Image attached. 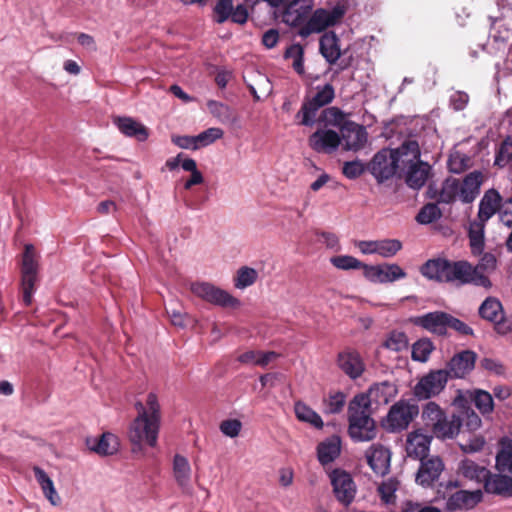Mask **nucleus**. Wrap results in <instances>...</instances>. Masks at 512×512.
Wrapping results in <instances>:
<instances>
[{"mask_svg":"<svg viewBox=\"0 0 512 512\" xmlns=\"http://www.w3.org/2000/svg\"><path fill=\"white\" fill-rule=\"evenodd\" d=\"M444 468V462L439 456L421 459L415 481L424 488H430L438 481Z\"/></svg>","mask_w":512,"mask_h":512,"instance_id":"nucleus-12","label":"nucleus"},{"mask_svg":"<svg viewBox=\"0 0 512 512\" xmlns=\"http://www.w3.org/2000/svg\"><path fill=\"white\" fill-rule=\"evenodd\" d=\"M364 277L373 283L394 282L406 277V272L395 263L382 265H368L364 267Z\"/></svg>","mask_w":512,"mask_h":512,"instance_id":"nucleus-14","label":"nucleus"},{"mask_svg":"<svg viewBox=\"0 0 512 512\" xmlns=\"http://www.w3.org/2000/svg\"><path fill=\"white\" fill-rule=\"evenodd\" d=\"M331 264L340 270L362 269L364 272L365 263L350 255L334 256L330 259Z\"/></svg>","mask_w":512,"mask_h":512,"instance_id":"nucleus-47","label":"nucleus"},{"mask_svg":"<svg viewBox=\"0 0 512 512\" xmlns=\"http://www.w3.org/2000/svg\"><path fill=\"white\" fill-rule=\"evenodd\" d=\"M418 414L419 407L416 403L399 400L390 407L382 425L389 432H401L409 427Z\"/></svg>","mask_w":512,"mask_h":512,"instance_id":"nucleus-3","label":"nucleus"},{"mask_svg":"<svg viewBox=\"0 0 512 512\" xmlns=\"http://www.w3.org/2000/svg\"><path fill=\"white\" fill-rule=\"evenodd\" d=\"M90 450L101 456L113 455L119 450L118 437L112 433H103L99 438L88 440Z\"/></svg>","mask_w":512,"mask_h":512,"instance_id":"nucleus-35","label":"nucleus"},{"mask_svg":"<svg viewBox=\"0 0 512 512\" xmlns=\"http://www.w3.org/2000/svg\"><path fill=\"white\" fill-rule=\"evenodd\" d=\"M233 4L232 0H218L214 12L216 15V22L223 23L225 22L232 13Z\"/></svg>","mask_w":512,"mask_h":512,"instance_id":"nucleus-64","label":"nucleus"},{"mask_svg":"<svg viewBox=\"0 0 512 512\" xmlns=\"http://www.w3.org/2000/svg\"><path fill=\"white\" fill-rule=\"evenodd\" d=\"M295 415L299 421L309 423L317 429L323 428V421L320 415L303 402H296L294 406Z\"/></svg>","mask_w":512,"mask_h":512,"instance_id":"nucleus-44","label":"nucleus"},{"mask_svg":"<svg viewBox=\"0 0 512 512\" xmlns=\"http://www.w3.org/2000/svg\"><path fill=\"white\" fill-rule=\"evenodd\" d=\"M342 148L345 151H359L368 140V133L362 125L355 122H348L340 130Z\"/></svg>","mask_w":512,"mask_h":512,"instance_id":"nucleus-16","label":"nucleus"},{"mask_svg":"<svg viewBox=\"0 0 512 512\" xmlns=\"http://www.w3.org/2000/svg\"><path fill=\"white\" fill-rule=\"evenodd\" d=\"M479 315L495 325V330L502 335L512 332V318L505 317L501 302L488 297L479 307Z\"/></svg>","mask_w":512,"mask_h":512,"instance_id":"nucleus-9","label":"nucleus"},{"mask_svg":"<svg viewBox=\"0 0 512 512\" xmlns=\"http://www.w3.org/2000/svg\"><path fill=\"white\" fill-rule=\"evenodd\" d=\"M191 291L197 297L213 305L237 307L240 304L239 300L230 293L207 282L193 283Z\"/></svg>","mask_w":512,"mask_h":512,"instance_id":"nucleus-8","label":"nucleus"},{"mask_svg":"<svg viewBox=\"0 0 512 512\" xmlns=\"http://www.w3.org/2000/svg\"><path fill=\"white\" fill-rule=\"evenodd\" d=\"M429 170L430 166L424 162L410 166V168L403 172L407 185L413 189L421 188L428 178Z\"/></svg>","mask_w":512,"mask_h":512,"instance_id":"nucleus-41","label":"nucleus"},{"mask_svg":"<svg viewBox=\"0 0 512 512\" xmlns=\"http://www.w3.org/2000/svg\"><path fill=\"white\" fill-rule=\"evenodd\" d=\"M223 135L224 132L221 128L211 127L196 135L195 139L200 148L214 143L216 140L221 139Z\"/></svg>","mask_w":512,"mask_h":512,"instance_id":"nucleus-58","label":"nucleus"},{"mask_svg":"<svg viewBox=\"0 0 512 512\" xmlns=\"http://www.w3.org/2000/svg\"><path fill=\"white\" fill-rule=\"evenodd\" d=\"M450 379L445 369L432 370L423 376L414 387V395L419 400H427L439 395Z\"/></svg>","mask_w":512,"mask_h":512,"instance_id":"nucleus-6","label":"nucleus"},{"mask_svg":"<svg viewBox=\"0 0 512 512\" xmlns=\"http://www.w3.org/2000/svg\"><path fill=\"white\" fill-rule=\"evenodd\" d=\"M448 283L456 285L475 284L482 287H490L487 276L478 274V270L467 261H451Z\"/></svg>","mask_w":512,"mask_h":512,"instance_id":"nucleus-7","label":"nucleus"},{"mask_svg":"<svg viewBox=\"0 0 512 512\" xmlns=\"http://www.w3.org/2000/svg\"><path fill=\"white\" fill-rule=\"evenodd\" d=\"M433 350V343L429 339H420L412 346V359L418 362H426Z\"/></svg>","mask_w":512,"mask_h":512,"instance_id":"nucleus-50","label":"nucleus"},{"mask_svg":"<svg viewBox=\"0 0 512 512\" xmlns=\"http://www.w3.org/2000/svg\"><path fill=\"white\" fill-rule=\"evenodd\" d=\"M303 55L304 50L300 44L291 45L285 52V58L293 59V68L299 74L304 72Z\"/></svg>","mask_w":512,"mask_h":512,"instance_id":"nucleus-59","label":"nucleus"},{"mask_svg":"<svg viewBox=\"0 0 512 512\" xmlns=\"http://www.w3.org/2000/svg\"><path fill=\"white\" fill-rule=\"evenodd\" d=\"M242 423L238 419H227L220 423V431L227 437L235 438L240 434Z\"/></svg>","mask_w":512,"mask_h":512,"instance_id":"nucleus-62","label":"nucleus"},{"mask_svg":"<svg viewBox=\"0 0 512 512\" xmlns=\"http://www.w3.org/2000/svg\"><path fill=\"white\" fill-rule=\"evenodd\" d=\"M461 427L462 421L458 414H452L450 417L446 414L444 420H441L432 433L440 440H450L459 435Z\"/></svg>","mask_w":512,"mask_h":512,"instance_id":"nucleus-33","label":"nucleus"},{"mask_svg":"<svg viewBox=\"0 0 512 512\" xmlns=\"http://www.w3.org/2000/svg\"><path fill=\"white\" fill-rule=\"evenodd\" d=\"M472 402V389L471 390H458L456 396L452 401V406L458 409L456 414H463L468 412V410H473L470 406Z\"/></svg>","mask_w":512,"mask_h":512,"instance_id":"nucleus-56","label":"nucleus"},{"mask_svg":"<svg viewBox=\"0 0 512 512\" xmlns=\"http://www.w3.org/2000/svg\"><path fill=\"white\" fill-rule=\"evenodd\" d=\"M384 346L395 352L403 351L408 347L407 336L403 332L393 331L386 339Z\"/></svg>","mask_w":512,"mask_h":512,"instance_id":"nucleus-57","label":"nucleus"},{"mask_svg":"<svg viewBox=\"0 0 512 512\" xmlns=\"http://www.w3.org/2000/svg\"><path fill=\"white\" fill-rule=\"evenodd\" d=\"M258 273L255 269L244 266L241 267L234 278V286L238 289H244L255 283Z\"/></svg>","mask_w":512,"mask_h":512,"instance_id":"nucleus-48","label":"nucleus"},{"mask_svg":"<svg viewBox=\"0 0 512 512\" xmlns=\"http://www.w3.org/2000/svg\"><path fill=\"white\" fill-rule=\"evenodd\" d=\"M331 485L333 487V493L336 499L344 506H349L356 495V485L350 475L342 469H334L330 475Z\"/></svg>","mask_w":512,"mask_h":512,"instance_id":"nucleus-10","label":"nucleus"},{"mask_svg":"<svg viewBox=\"0 0 512 512\" xmlns=\"http://www.w3.org/2000/svg\"><path fill=\"white\" fill-rule=\"evenodd\" d=\"M402 249V242L398 239L378 240V255L383 258L394 257Z\"/></svg>","mask_w":512,"mask_h":512,"instance_id":"nucleus-52","label":"nucleus"},{"mask_svg":"<svg viewBox=\"0 0 512 512\" xmlns=\"http://www.w3.org/2000/svg\"><path fill=\"white\" fill-rule=\"evenodd\" d=\"M324 120L331 126L338 127L340 130L342 127L346 125V123L351 122L347 119L348 114L344 113L338 107H329L323 111Z\"/></svg>","mask_w":512,"mask_h":512,"instance_id":"nucleus-49","label":"nucleus"},{"mask_svg":"<svg viewBox=\"0 0 512 512\" xmlns=\"http://www.w3.org/2000/svg\"><path fill=\"white\" fill-rule=\"evenodd\" d=\"M431 441L432 436L425 435L419 431L411 432L407 437V455L418 460L428 458Z\"/></svg>","mask_w":512,"mask_h":512,"instance_id":"nucleus-27","label":"nucleus"},{"mask_svg":"<svg viewBox=\"0 0 512 512\" xmlns=\"http://www.w3.org/2000/svg\"><path fill=\"white\" fill-rule=\"evenodd\" d=\"M309 146L318 153L332 154L341 144L339 133L330 129H319L309 137Z\"/></svg>","mask_w":512,"mask_h":512,"instance_id":"nucleus-18","label":"nucleus"},{"mask_svg":"<svg viewBox=\"0 0 512 512\" xmlns=\"http://www.w3.org/2000/svg\"><path fill=\"white\" fill-rule=\"evenodd\" d=\"M391 150L400 172H404L410 166L418 165V163L422 162L420 160V147L416 140L408 139L400 147Z\"/></svg>","mask_w":512,"mask_h":512,"instance_id":"nucleus-17","label":"nucleus"},{"mask_svg":"<svg viewBox=\"0 0 512 512\" xmlns=\"http://www.w3.org/2000/svg\"><path fill=\"white\" fill-rule=\"evenodd\" d=\"M33 472L45 498L52 506H59L61 504V497L56 491L52 479L39 466H34Z\"/></svg>","mask_w":512,"mask_h":512,"instance_id":"nucleus-37","label":"nucleus"},{"mask_svg":"<svg viewBox=\"0 0 512 512\" xmlns=\"http://www.w3.org/2000/svg\"><path fill=\"white\" fill-rule=\"evenodd\" d=\"M348 435L354 442H369L377 436L376 422L372 417L348 421Z\"/></svg>","mask_w":512,"mask_h":512,"instance_id":"nucleus-21","label":"nucleus"},{"mask_svg":"<svg viewBox=\"0 0 512 512\" xmlns=\"http://www.w3.org/2000/svg\"><path fill=\"white\" fill-rule=\"evenodd\" d=\"M501 449L496 455V468L500 472H505L512 465V440L508 437L500 439Z\"/></svg>","mask_w":512,"mask_h":512,"instance_id":"nucleus-46","label":"nucleus"},{"mask_svg":"<svg viewBox=\"0 0 512 512\" xmlns=\"http://www.w3.org/2000/svg\"><path fill=\"white\" fill-rule=\"evenodd\" d=\"M335 97V90L331 84H325L323 87H317L316 94L311 99H306L296 117L301 118L300 124L311 126L317 111L330 104Z\"/></svg>","mask_w":512,"mask_h":512,"instance_id":"nucleus-5","label":"nucleus"},{"mask_svg":"<svg viewBox=\"0 0 512 512\" xmlns=\"http://www.w3.org/2000/svg\"><path fill=\"white\" fill-rule=\"evenodd\" d=\"M472 402L484 417L494 411V400L491 393L483 389H472Z\"/></svg>","mask_w":512,"mask_h":512,"instance_id":"nucleus-42","label":"nucleus"},{"mask_svg":"<svg viewBox=\"0 0 512 512\" xmlns=\"http://www.w3.org/2000/svg\"><path fill=\"white\" fill-rule=\"evenodd\" d=\"M313 8V0H293L283 13V22L289 26H300L306 23Z\"/></svg>","mask_w":512,"mask_h":512,"instance_id":"nucleus-22","label":"nucleus"},{"mask_svg":"<svg viewBox=\"0 0 512 512\" xmlns=\"http://www.w3.org/2000/svg\"><path fill=\"white\" fill-rule=\"evenodd\" d=\"M446 412L434 401L427 402L421 412V418L426 428L431 432L444 420Z\"/></svg>","mask_w":512,"mask_h":512,"instance_id":"nucleus-40","label":"nucleus"},{"mask_svg":"<svg viewBox=\"0 0 512 512\" xmlns=\"http://www.w3.org/2000/svg\"><path fill=\"white\" fill-rule=\"evenodd\" d=\"M39 255L32 244H25L21 260V289L25 305L32 303L39 273Z\"/></svg>","mask_w":512,"mask_h":512,"instance_id":"nucleus-2","label":"nucleus"},{"mask_svg":"<svg viewBox=\"0 0 512 512\" xmlns=\"http://www.w3.org/2000/svg\"><path fill=\"white\" fill-rule=\"evenodd\" d=\"M482 497L483 493L480 489L474 491L458 490L449 495L445 509L448 512L472 509L482 501Z\"/></svg>","mask_w":512,"mask_h":512,"instance_id":"nucleus-20","label":"nucleus"},{"mask_svg":"<svg viewBox=\"0 0 512 512\" xmlns=\"http://www.w3.org/2000/svg\"><path fill=\"white\" fill-rule=\"evenodd\" d=\"M321 55L329 64H335L343 54L340 49V40L335 32H325L319 41Z\"/></svg>","mask_w":512,"mask_h":512,"instance_id":"nucleus-29","label":"nucleus"},{"mask_svg":"<svg viewBox=\"0 0 512 512\" xmlns=\"http://www.w3.org/2000/svg\"><path fill=\"white\" fill-rule=\"evenodd\" d=\"M372 403L370 396L365 393L356 394L349 402L347 409V419H360L372 417Z\"/></svg>","mask_w":512,"mask_h":512,"instance_id":"nucleus-32","label":"nucleus"},{"mask_svg":"<svg viewBox=\"0 0 512 512\" xmlns=\"http://www.w3.org/2000/svg\"><path fill=\"white\" fill-rule=\"evenodd\" d=\"M484 175L481 171H472L459 180L458 198L463 203H472L480 193Z\"/></svg>","mask_w":512,"mask_h":512,"instance_id":"nucleus-23","label":"nucleus"},{"mask_svg":"<svg viewBox=\"0 0 512 512\" xmlns=\"http://www.w3.org/2000/svg\"><path fill=\"white\" fill-rule=\"evenodd\" d=\"M486 444L485 437L480 434L470 435L465 441L458 443L460 450L463 453L471 454L481 451Z\"/></svg>","mask_w":512,"mask_h":512,"instance_id":"nucleus-53","label":"nucleus"},{"mask_svg":"<svg viewBox=\"0 0 512 512\" xmlns=\"http://www.w3.org/2000/svg\"><path fill=\"white\" fill-rule=\"evenodd\" d=\"M367 464L372 471L380 476L389 473L391 463V451L381 443H374L365 451Z\"/></svg>","mask_w":512,"mask_h":512,"instance_id":"nucleus-15","label":"nucleus"},{"mask_svg":"<svg viewBox=\"0 0 512 512\" xmlns=\"http://www.w3.org/2000/svg\"><path fill=\"white\" fill-rule=\"evenodd\" d=\"M135 409L137 416L128 429V438L134 454L142 452L144 445L150 447L157 445L161 423V408L155 393L150 392L147 395L145 404L137 401Z\"/></svg>","mask_w":512,"mask_h":512,"instance_id":"nucleus-1","label":"nucleus"},{"mask_svg":"<svg viewBox=\"0 0 512 512\" xmlns=\"http://www.w3.org/2000/svg\"><path fill=\"white\" fill-rule=\"evenodd\" d=\"M458 186L459 179L449 177L442 183L440 191L429 186L427 192L431 198H436L438 202L450 204L458 198Z\"/></svg>","mask_w":512,"mask_h":512,"instance_id":"nucleus-34","label":"nucleus"},{"mask_svg":"<svg viewBox=\"0 0 512 512\" xmlns=\"http://www.w3.org/2000/svg\"><path fill=\"white\" fill-rule=\"evenodd\" d=\"M458 417L462 421V426L470 432H474L482 426V420L474 409L468 410V412L463 414H458Z\"/></svg>","mask_w":512,"mask_h":512,"instance_id":"nucleus-61","label":"nucleus"},{"mask_svg":"<svg viewBox=\"0 0 512 512\" xmlns=\"http://www.w3.org/2000/svg\"><path fill=\"white\" fill-rule=\"evenodd\" d=\"M457 473L468 481L483 485L486 478L490 476V471L485 466L479 465L468 458L459 463Z\"/></svg>","mask_w":512,"mask_h":512,"instance_id":"nucleus-28","label":"nucleus"},{"mask_svg":"<svg viewBox=\"0 0 512 512\" xmlns=\"http://www.w3.org/2000/svg\"><path fill=\"white\" fill-rule=\"evenodd\" d=\"M341 453V438L332 435L317 446V457L322 465H327L336 460Z\"/></svg>","mask_w":512,"mask_h":512,"instance_id":"nucleus-31","label":"nucleus"},{"mask_svg":"<svg viewBox=\"0 0 512 512\" xmlns=\"http://www.w3.org/2000/svg\"><path fill=\"white\" fill-rule=\"evenodd\" d=\"M448 313L435 311L413 319V323L425 330L443 336L447 333Z\"/></svg>","mask_w":512,"mask_h":512,"instance_id":"nucleus-25","label":"nucleus"},{"mask_svg":"<svg viewBox=\"0 0 512 512\" xmlns=\"http://www.w3.org/2000/svg\"><path fill=\"white\" fill-rule=\"evenodd\" d=\"M337 367L349 378H359L364 370L365 364L360 354L352 349H345L338 353L336 359Z\"/></svg>","mask_w":512,"mask_h":512,"instance_id":"nucleus-19","label":"nucleus"},{"mask_svg":"<svg viewBox=\"0 0 512 512\" xmlns=\"http://www.w3.org/2000/svg\"><path fill=\"white\" fill-rule=\"evenodd\" d=\"M397 393L395 385L388 381L372 385L366 395L370 396V402L375 401L378 404H387Z\"/></svg>","mask_w":512,"mask_h":512,"instance_id":"nucleus-39","label":"nucleus"},{"mask_svg":"<svg viewBox=\"0 0 512 512\" xmlns=\"http://www.w3.org/2000/svg\"><path fill=\"white\" fill-rule=\"evenodd\" d=\"M484 489L487 493L512 495V478L504 475H492L486 478Z\"/></svg>","mask_w":512,"mask_h":512,"instance_id":"nucleus-38","label":"nucleus"},{"mask_svg":"<svg viewBox=\"0 0 512 512\" xmlns=\"http://www.w3.org/2000/svg\"><path fill=\"white\" fill-rule=\"evenodd\" d=\"M346 8L336 5L331 10L323 8L313 12L307 22L299 29L298 34L306 38L312 33H320L326 28L335 25L345 15Z\"/></svg>","mask_w":512,"mask_h":512,"instance_id":"nucleus-4","label":"nucleus"},{"mask_svg":"<svg viewBox=\"0 0 512 512\" xmlns=\"http://www.w3.org/2000/svg\"><path fill=\"white\" fill-rule=\"evenodd\" d=\"M485 225L486 223L476 219L470 222L468 234L471 251L474 255L480 254L483 251Z\"/></svg>","mask_w":512,"mask_h":512,"instance_id":"nucleus-43","label":"nucleus"},{"mask_svg":"<svg viewBox=\"0 0 512 512\" xmlns=\"http://www.w3.org/2000/svg\"><path fill=\"white\" fill-rule=\"evenodd\" d=\"M441 217V211L436 204L429 203L421 208L416 220L421 224H430Z\"/></svg>","mask_w":512,"mask_h":512,"instance_id":"nucleus-55","label":"nucleus"},{"mask_svg":"<svg viewBox=\"0 0 512 512\" xmlns=\"http://www.w3.org/2000/svg\"><path fill=\"white\" fill-rule=\"evenodd\" d=\"M398 170L391 149H382L377 152L370 164V172L379 183L392 178Z\"/></svg>","mask_w":512,"mask_h":512,"instance_id":"nucleus-11","label":"nucleus"},{"mask_svg":"<svg viewBox=\"0 0 512 512\" xmlns=\"http://www.w3.org/2000/svg\"><path fill=\"white\" fill-rule=\"evenodd\" d=\"M512 160V137H506L501 143L494 164L499 167L506 166Z\"/></svg>","mask_w":512,"mask_h":512,"instance_id":"nucleus-54","label":"nucleus"},{"mask_svg":"<svg viewBox=\"0 0 512 512\" xmlns=\"http://www.w3.org/2000/svg\"><path fill=\"white\" fill-rule=\"evenodd\" d=\"M469 161L470 159L465 155L455 152L450 156L448 166L451 172L458 174L468 167Z\"/></svg>","mask_w":512,"mask_h":512,"instance_id":"nucleus-63","label":"nucleus"},{"mask_svg":"<svg viewBox=\"0 0 512 512\" xmlns=\"http://www.w3.org/2000/svg\"><path fill=\"white\" fill-rule=\"evenodd\" d=\"M451 261L434 258L426 261L420 268L421 274L429 280L448 283Z\"/></svg>","mask_w":512,"mask_h":512,"instance_id":"nucleus-26","label":"nucleus"},{"mask_svg":"<svg viewBox=\"0 0 512 512\" xmlns=\"http://www.w3.org/2000/svg\"><path fill=\"white\" fill-rule=\"evenodd\" d=\"M503 198L499 191L491 188L484 192L478 206L476 220L487 223L495 214L499 215Z\"/></svg>","mask_w":512,"mask_h":512,"instance_id":"nucleus-24","label":"nucleus"},{"mask_svg":"<svg viewBox=\"0 0 512 512\" xmlns=\"http://www.w3.org/2000/svg\"><path fill=\"white\" fill-rule=\"evenodd\" d=\"M400 482L395 477L383 480L377 487V493L384 504H394L396 501V492L399 489Z\"/></svg>","mask_w":512,"mask_h":512,"instance_id":"nucleus-45","label":"nucleus"},{"mask_svg":"<svg viewBox=\"0 0 512 512\" xmlns=\"http://www.w3.org/2000/svg\"><path fill=\"white\" fill-rule=\"evenodd\" d=\"M208 107L211 113L222 123L229 122L233 118L230 107L223 103L210 101Z\"/></svg>","mask_w":512,"mask_h":512,"instance_id":"nucleus-60","label":"nucleus"},{"mask_svg":"<svg viewBox=\"0 0 512 512\" xmlns=\"http://www.w3.org/2000/svg\"><path fill=\"white\" fill-rule=\"evenodd\" d=\"M113 123L119 131L127 137H134L138 141H145L149 137L148 129L131 117H115Z\"/></svg>","mask_w":512,"mask_h":512,"instance_id":"nucleus-30","label":"nucleus"},{"mask_svg":"<svg viewBox=\"0 0 512 512\" xmlns=\"http://www.w3.org/2000/svg\"><path fill=\"white\" fill-rule=\"evenodd\" d=\"M173 477L183 490L190 488L192 469L188 459L180 454H176L172 463Z\"/></svg>","mask_w":512,"mask_h":512,"instance_id":"nucleus-36","label":"nucleus"},{"mask_svg":"<svg viewBox=\"0 0 512 512\" xmlns=\"http://www.w3.org/2000/svg\"><path fill=\"white\" fill-rule=\"evenodd\" d=\"M346 403V395L343 392L337 391L332 393L324 400V412L327 414L340 413Z\"/></svg>","mask_w":512,"mask_h":512,"instance_id":"nucleus-51","label":"nucleus"},{"mask_svg":"<svg viewBox=\"0 0 512 512\" xmlns=\"http://www.w3.org/2000/svg\"><path fill=\"white\" fill-rule=\"evenodd\" d=\"M476 360V352L469 349L462 350L447 362L445 370L449 372L451 379H463L474 370Z\"/></svg>","mask_w":512,"mask_h":512,"instance_id":"nucleus-13","label":"nucleus"}]
</instances>
